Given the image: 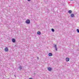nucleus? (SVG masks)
I'll return each instance as SVG.
<instances>
[{
	"mask_svg": "<svg viewBox=\"0 0 79 79\" xmlns=\"http://www.w3.org/2000/svg\"><path fill=\"white\" fill-rule=\"evenodd\" d=\"M19 69L20 71L22 70L23 69V67L21 65L19 67Z\"/></svg>",
	"mask_w": 79,
	"mask_h": 79,
	"instance_id": "2",
	"label": "nucleus"
},
{
	"mask_svg": "<svg viewBox=\"0 0 79 79\" xmlns=\"http://www.w3.org/2000/svg\"><path fill=\"white\" fill-rule=\"evenodd\" d=\"M12 42H13L14 43L15 42H16V40L14 38L12 39Z\"/></svg>",
	"mask_w": 79,
	"mask_h": 79,
	"instance_id": "5",
	"label": "nucleus"
},
{
	"mask_svg": "<svg viewBox=\"0 0 79 79\" xmlns=\"http://www.w3.org/2000/svg\"><path fill=\"white\" fill-rule=\"evenodd\" d=\"M27 1H28V2H29L30 1H31V0H27Z\"/></svg>",
	"mask_w": 79,
	"mask_h": 79,
	"instance_id": "15",
	"label": "nucleus"
},
{
	"mask_svg": "<svg viewBox=\"0 0 79 79\" xmlns=\"http://www.w3.org/2000/svg\"><path fill=\"white\" fill-rule=\"evenodd\" d=\"M37 34H38V35H40L41 34V33H40V32L38 31L37 32Z\"/></svg>",
	"mask_w": 79,
	"mask_h": 79,
	"instance_id": "9",
	"label": "nucleus"
},
{
	"mask_svg": "<svg viewBox=\"0 0 79 79\" xmlns=\"http://www.w3.org/2000/svg\"><path fill=\"white\" fill-rule=\"evenodd\" d=\"M37 60H39V58L38 57H37Z\"/></svg>",
	"mask_w": 79,
	"mask_h": 79,
	"instance_id": "14",
	"label": "nucleus"
},
{
	"mask_svg": "<svg viewBox=\"0 0 79 79\" xmlns=\"http://www.w3.org/2000/svg\"><path fill=\"white\" fill-rule=\"evenodd\" d=\"M54 48H55L56 49V51H57V48H56V45L55 44L54 46Z\"/></svg>",
	"mask_w": 79,
	"mask_h": 79,
	"instance_id": "8",
	"label": "nucleus"
},
{
	"mask_svg": "<svg viewBox=\"0 0 79 79\" xmlns=\"http://www.w3.org/2000/svg\"><path fill=\"white\" fill-rule=\"evenodd\" d=\"M48 71H52V68L50 67H49L48 68Z\"/></svg>",
	"mask_w": 79,
	"mask_h": 79,
	"instance_id": "3",
	"label": "nucleus"
},
{
	"mask_svg": "<svg viewBox=\"0 0 79 79\" xmlns=\"http://www.w3.org/2000/svg\"><path fill=\"white\" fill-rule=\"evenodd\" d=\"M51 30L52 32H54L55 31V30L53 28Z\"/></svg>",
	"mask_w": 79,
	"mask_h": 79,
	"instance_id": "12",
	"label": "nucleus"
},
{
	"mask_svg": "<svg viewBox=\"0 0 79 79\" xmlns=\"http://www.w3.org/2000/svg\"><path fill=\"white\" fill-rule=\"evenodd\" d=\"M68 13H69V14H71V13H72V11L71 10H69L68 11Z\"/></svg>",
	"mask_w": 79,
	"mask_h": 79,
	"instance_id": "11",
	"label": "nucleus"
},
{
	"mask_svg": "<svg viewBox=\"0 0 79 79\" xmlns=\"http://www.w3.org/2000/svg\"><path fill=\"white\" fill-rule=\"evenodd\" d=\"M66 61H69V58L68 57H67L66 58Z\"/></svg>",
	"mask_w": 79,
	"mask_h": 79,
	"instance_id": "4",
	"label": "nucleus"
},
{
	"mask_svg": "<svg viewBox=\"0 0 79 79\" xmlns=\"http://www.w3.org/2000/svg\"><path fill=\"white\" fill-rule=\"evenodd\" d=\"M4 50L5 52H8V48H6Z\"/></svg>",
	"mask_w": 79,
	"mask_h": 79,
	"instance_id": "6",
	"label": "nucleus"
},
{
	"mask_svg": "<svg viewBox=\"0 0 79 79\" xmlns=\"http://www.w3.org/2000/svg\"><path fill=\"white\" fill-rule=\"evenodd\" d=\"M25 23H27V24H30V23H31V21H30V20L28 19H27Z\"/></svg>",
	"mask_w": 79,
	"mask_h": 79,
	"instance_id": "1",
	"label": "nucleus"
},
{
	"mask_svg": "<svg viewBox=\"0 0 79 79\" xmlns=\"http://www.w3.org/2000/svg\"><path fill=\"white\" fill-rule=\"evenodd\" d=\"M53 55V54H52V53H49L48 54V56H52Z\"/></svg>",
	"mask_w": 79,
	"mask_h": 79,
	"instance_id": "7",
	"label": "nucleus"
},
{
	"mask_svg": "<svg viewBox=\"0 0 79 79\" xmlns=\"http://www.w3.org/2000/svg\"><path fill=\"white\" fill-rule=\"evenodd\" d=\"M29 79H33L32 78H29Z\"/></svg>",
	"mask_w": 79,
	"mask_h": 79,
	"instance_id": "16",
	"label": "nucleus"
},
{
	"mask_svg": "<svg viewBox=\"0 0 79 79\" xmlns=\"http://www.w3.org/2000/svg\"><path fill=\"white\" fill-rule=\"evenodd\" d=\"M15 77H16V75H15Z\"/></svg>",
	"mask_w": 79,
	"mask_h": 79,
	"instance_id": "17",
	"label": "nucleus"
},
{
	"mask_svg": "<svg viewBox=\"0 0 79 79\" xmlns=\"http://www.w3.org/2000/svg\"><path fill=\"white\" fill-rule=\"evenodd\" d=\"M77 31L78 33H79V29H77Z\"/></svg>",
	"mask_w": 79,
	"mask_h": 79,
	"instance_id": "13",
	"label": "nucleus"
},
{
	"mask_svg": "<svg viewBox=\"0 0 79 79\" xmlns=\"http://www.w3.org/2000/svg\"><path fill=\"white\" fill-rule=\"evenodd\" d=\"M70 16H71L72 18H73V17L74 16V14H72L70 15Z\"/></svg>",
	"mask_w": 79,
	"mask_h": 79,
	"instance_id": "10",
	"label": "nucleus"
}]
</instances>
